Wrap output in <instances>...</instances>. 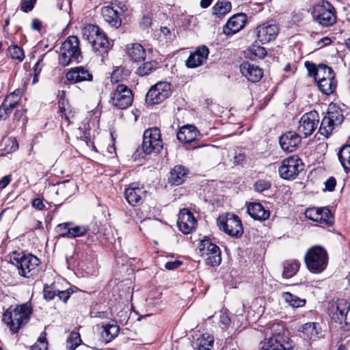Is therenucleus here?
Here are the masks:
<instances>
[{
	"label": "nucleus",
	"instance_id": "nucleus-30",
	"mask_svg": "<svg viewBox=\"0 0 350 350\" xmlns=\"http://www.w3.org/2000/svg\"><path fill=\"white\" fill-rule=\"evenodd\" d=\"M318 323H306L299 327L298 331L302 333L301 336L304 339L316 340L319 338V329L317 328Z\"/></svg>",
	"mask_w": 350,
	"mask_h": 350
},
{
	"label": "nucleus",
	"instance_id": "nucleus-6",
	"mask_svg": "<svg viewBox=\"0 0 350 350\" xmlns=\"http://www.w3.org/2000/svg\"><path fill=\"white\" fill-rule=\"evenodd\" d=\"M304 258L307 268L313 273H321L326 268L328 262L327 254L321 246L310 248Z\"/></svg>",
	"mask_w": 350,
	"mask_h": 350
},
{
	"label": "nucleus",
	"instance_id": "nucleus-16",
	"mask_svg": "<svg viewBox=\"0 0 350 350\" xmlns=\"http://www.w3.org/2000/svg\"><path fill=\"white\" fill-rule=\"evenodd\" d=\"M319 122V113L316 111H311L304 114L297 127L299 134H302L304 137L312 135L318 126Z\"/></svg>",
	"mask_w": 350,
	"mask_h": 350
},
{
	"label": "nucleus",
	"instance_id": "nucleus-18",
	"mask_svg": "<svg viewBox=\"0 0 350 350\" xmlns=\"http://www.w3.org/2000/svg\"><path fill=\"white\" fill-rule=\"evenodd\" d=\"M301 137L295 131H288L282 135L279 142L282 149L286 152L295 151L299 147Z\"/></svg>",
	"mask_w": 350,
	"mask_h": 350
},
{
	"label": "nucleus",
	"instance_id": "nucleus-26",
	"mask_svg": "<svg viewBox=\"0 0 350 350\" xmlns=\"http://www.w3.org/2000/svg\"><path fill=\"white\" fill-rule=\"evenodd\" d=\"M55 194L59 197V204L72 196L77 190L76 184L71 180H66L56 185Z\"/></svg>",
	"mask_w": 350,
	"mask_h": 350
},
{
	"label": "nucleus",
	"instance_id": "nucleus-10",
	"mask_svg": "<svg viewBox=\"0 0 350 350\" xmlns=\"http://www.w3.org/2000/svg\"><path fill=\"white\" fill-rule=\"evenodd\" d=\"M142 150L144 153L149 154L152 152H159L163 148L160 130L157 127L146 129L144 133Z\"/></svg>",
	"mask_w": 350,
	"mask_h": 350
},
{
	"label": "nucleus",
	"instance_id": "nucleus-39",
	"mask_svg": "<svg viewBox=\"0 0 350 350\" xmlns=\"http://www.w3.org/2000/svg\"><path fill=\"white\" fill-rule=\"evenodd\" d=\"M247 55L251 59L256 60L257 59H262L267 55V51L262 46L253 44L249 47Z\"/></svg>",
	"mask_w": 350,
	"mask_h": 350
},
{
	"label": "nucleus",
	"instance_id": "nucleus-11",
	"mask_svg": "<svg viewBox=\"0 0 350 350\" xmlns=\"http://www.w3.org/2000/svg\"><path fill=\"white\" fill-rule=\"evenodd\" d=\"M198 247L201 256L204 258L207 265L215 267L220 264L221 261L220 249L209 239H202Z\"/></svg>",
	"mask_w": 350,
	"mask_h": 350
},
{
	"label": "nucleus",
	"instance_id": "nucleus-49",
	"mask_svg": "<svg viewBox=\"0 0 350 350\" xmlns=\"http://www.w3.org/2000/svg\"><path fill=\"white\" fill-rule=\"evenodd\" d=\"M48 343L46 339L45 332H43L37 342L31 347V350H47Z\"/></svg>",
	"mask_w": 350,
	"mask_h": 350
},
{
	"label": "nucleus",
	"instance_id": "nucleus-19",
	"mask_svg": "<svg viewBox=\"0 0 350 350\" xmlns=\"http://www.w3.org/2000/svg\"><path fill=\"white\" fill-rule=\"evenodd\" d=\"M197 221L193 214L187 209L180 211L177 221L180 230L184 234H189L196 229Z\"/></svg>",
	"mask_w": 350,
	"mask_h": 350
},
{
	"label": "nucleus",
	"instance_id": "nucleus-54",
	"mask_svg": "<svg viewBox=\"0 0 350 350\" xmlns=\"http://www.w3.org/2000/svg\"><path fill=\"white\" fill-rule=\"evenodd\" d=\"M182 264H183V262L180 260H174V261L167 262L165 264L164 267L166 269L174 270V269L178 268Z\"/></svg>",
	"mask_w": 350,
	"mask_h": 350
},
{
	"label": "nucleus",
	"instance_id": "nucleus-48",
	"mask_svg": "<svg viewBox=\"0 0 350 350\" xmlns=\"http://www.w3.org/2000/svg\"><path fill=\"white\" fill-rule=\"evenodd\" d=\"M320 211V208H308L305 211V215L308 219L318 222V220L322 218L321 217H319Z\"/></svg>",
	"mask_w": 350,
	"mask_h": 350
},
{
	"label": "nucleus",
	"instance_id": "nucleus-55",
	"mask_svg": "<svg viewBox=\"0 0 350 350\" xmlns=\"http://www.w3.org/2000/svg\"><path fill=\"white\" fill-rule=\"evenodd\" d=\"M325 188L329 191H332L334 190L336 181L334 177H329L325 183Z\"/></svg>",
	"mask_w": 350,
	"mask_h": 350
},
{
	"label": "nucleus",
	"instance_id": "nucleus-52",
	"mask_svg": "<svg viewBox=\"0 0 350 350\" xmlns=\"http://www.w3.org/2000/svg\"><path fill=\"white\" fill-rule=\"evenodd\" d=\"M306 66L308 69V73L310 75H313L315 78V80L317 79V74L319 73L320 65L318 68L314 64L306 62L305 63Z\"/></svg>",
	"mask_w": 350,
	"mask_h": 350
},
{
	"label": "nucleus",
	"instance_id": "nucleus-5",
	"mask_svg": "<svg viewBox=\"0 0 350 350\" xmlns=\"http://www.w3.org/2000/svg\"><path fill=\"white\" fill-rule=\"evenodd\" d=\"M81 58L79 39L75 36L68 37L60 48L59 64L66 66L72 62H79Z\"/></svg>",
	"mask_w": 350,
	"mask_h": 350
},
{
	"label": "nucleus",
	"instance_id": "nucleus-58",
	"mask_svg": "<svg viewBox=\"0 0 350 350\" xmlns=\"http://www.w3.org/2000/svg\"><path fill=\"white\" fill-rule=\"evenodd\" d=\"M33 9V5L29 0H24L21 2V10L28 13Z\"/></svg>",
	"mask_w": 350,
	"mask_h": 350
},
{
	"label": "nucleus",
	"instance_id": "nucleus-38",
	"mask_svg": "<svg viewBox=\"0 0 350 350\" xmlns=\"http://www.w3.org/2000/svg\"><path fill=\"white\" fill-rule=\"evenodd\" d=\"M232 9L231 3L227 1H219L213 6V14L220 17L228 13Z\"/></svg>",
	"mask_w": 350,
	"mask_h": 350
},
{
	"label": "nucleus",
	"instance_id": "nucleus-25",
	"mask_svg": "<svg viewBox=\"0 0 350 350\" xmlns=\"http://www.w3.org/2000/svg\"><path fill=\"white\" fill-rule=\"evenodd\" d=\"M118 8H116V6L113 5H107L101 9V15L104 21L116 29L122 25V20Z\"/></svg>",
	"mask_w": 350,
	"mask_h": 350
},
{
	"label": "nucleus",
	"instance_id": "nucleus-3",
	"mask_svg": "<svg viewBox=\"0 0 350 350\" xmlns=\"http://www.w3.org/2000/svg\"><path fill=\"white\" fill-rule=\"evenodd\" d=\"M83 38L91 44L93 50L104 56L109 49V40L105 33L95 25L89 24L82 31Z\"/></svg>",
	"mask_w": 350,
	"mask_h": 350
},
{
	"label": "nucleus",
	"instance_id": "nucleus-47",
	"mask_svg": "<svg viewBox=\"0 0 350 350\" xmlns=\"http://www.w3.org/2000/svg\"><path fill=\"white\" fill-rule=\"evenodd\" d=\"M18 149V143L15 137H9L5 141L4 150L12 153Z\"/></svg>",
	"mask_w": 350,
	"mask_h": 350
},
{
	"label": "nucleus",
	"instance_id": "nucleus-4",
	"mask_svg": "<svg viewBox=\"0 0 350 350\" xmlns=\"http://www.w3.org/2000/svg\"><path fill=\"white\" fill-rule=\"evenodd\" d=\"M271 330L278 332L273 333L272 336L261 342L260 350H290L293 348V342L284 333H282L284 328L281 325L273 324Z\"/></svg>",
	"mask_w": 350,
	"mask_h": 350
},
{
	"label": "nucleus",
	"instance_id": "nucleus-53",
	"mask_svg": "<svg viewBox=\"0 0 350 350\" xmlns=\"http://www.w3.org/2000/svg\"><path fill=\"white\" fill-rule=\"evenodd\" d=\"M43 293L46 300L53 299L56 295V292L53 291L52 288L46 284L44 286Z\"/></svg>",
	"mask_w": 350,
	"mask_h": 350
},
{
	"label": "nucleus",
	"instance_id": "nucleus-43",
	"mask_svg": "<svg viewBox=\"0 0 350 350\" xmlns=\"http://www.w3.org/2000/svg\"><path fill=\"white\" fill-rule=\"evenodd\" d=\"M157 67V63L155 61H149L144 63L137 70V74L139 76L149 75Z\"/></svg>",
	"mask_w": 350,
	"mask_h": 350
},
{
	"label": "nucleus",
	"instance_id": "nucleus-2",
	"mask_svg": "<svg viewBox=\"0 0 350 350\" xmlns=\"http://www.w3.org/2000/svg\"><path fill=\"white\" fill-rule=\"evenodd\" d=\"M11 260L17 267L18 274L24 278H30L39 273L40 261L33 254L14 253Z\"/></svg>",
	"mask_w": 350,
	"mask_h": 350
},
{
	"label": "nucleus",
	"instance_id": "nucleus-56",
	"mask_svg": "<svg viewBox=\"0 0 350 350\" xmlns=\"http://www.w3.org/2000/svg\"><path fill=\"white\" fill-rule=\"evenodd\" d=\"M72 225L70 222H65L62 224H59L57 225V228L58 232H59V236L62 237V234L66 232Z\"/></svg>",
	"mask_w": 350,
	"mask_h": 350
},
{
	"label": "nucleus",
	"instance_id": "nucleus-28",
	"mask_svg": "<svg viewBox=\"0 0 350 350\" xmlns=\"http://www.w3.org/2000/svg\"><path fill=\"white\" fill-rule=\"evenodd\" d=\"M199 135V132L195 126L186 125L180 129L176 137L180 142L189 144L195 141Z\"/></svg>",
	"mask_w": 350,
	"mask_h": 350
},
{
	"label": "nucleus",
	"instance_id": "nucleus-17",
	"mask_svg": "<svg viewBox=\"0 0 350 350\" xmlns=\"http://www.w3.org/2000/svg\"><path fill=\"white\" fill-rule=\"evenodd\" d=\"M147 191L144 187L133 183L126 187L124 192V196L127 202L132 206L140 205L144 201Z\"/></svg>",
	"mask_w": 350,
	"mask_h": 350
},
{
	"label": "nucleus",
	"instance_id": "nucleus-59",
	"mask_svg": "<svg viewBox=\"0 0 350 350\" xmlns=\"http://www.w3.org/2000/svg\"><path fill=\"white\" fill-rule=\"evenodd\" d=\"M152 23V19L148 16H144L140 21V26L142 28H147L150 26Z\"/></svg>",
	"mask_w": 350,
	"mask_h": 350
},
{
	"label": "nucleus",
	"instance_id": "nucleus-12",
	"mask_svg": "<svg viewBox=\"0 0 350 350\" xmlns=\"http://www.w3.org/2000/svg\"><path fill=\"white\" fill-rule=\"evenodd\" d=\"M171 94V84L165 81H160L148 90L146 96V101L149 105H157L164 101Z\"/></svg>",
	"mask_w": 350,
	"mask_h": 350
},
{
	"label": "nucleus",
	"instance_id": "nucleus-37",
	"mask_svg": "<svg viewBox=\"0 0 350 350\" xmlns=\"http://www.w3.org/2000/svg\"><path fill=\"white\" fill-rule=\"evenodd\" d=\"M327 117L336 125L340 124L344 119L342 111L335 105H329Z\"/></svg>",
	"mask_w": 350,
	"mask_h": 350
},
{
	"label": "nucleus",
	"instance_id": "nucleus-8",
	"mask_svg": "<svg viewBox=\"0 0 350 350\" xmlns=\"http://www.w3.org/2000/svg\"><path fill=\"white\" fill-rule=\"evenodd\" d=\"M217 224L219 230L232 237H240L243 233L242 223L239 217L233 213H226L219 216Z\"/></svg>",
	"mask_w": 350,
	"mask_h": 350
},
{
	"label": "nucleus",
	"instance_id": "nucleus-51",
	"mask_svg": "<svg viewBox=\"0 0 350 350\" xmlns=\"http://www.w3.org/2000/svg\"><path fill=\"white\" fill-rule=\"evenodd\" d=\"M21 97H20V91L18 90V93H16V91H14V92L11 93L10 94L8 95L3 103H11L12 102H16V104H18L20 101Z\"/></svg>",
	"mask_w": 350,
	"mask_h": 350
},
{
	"label": "nucleus",
	"instance_id": "nucleus-13",
	"mask_svg": "<svg viewBox=\"0 0 350 350\" xmlns=\"http://www.w3.org/2000/svg\"><path fill=\"white\" fill-rule=\"evenodd\" d=\"M133 100L132 91L124 84L118 85L111 93L110 101L118 109H126L131 105Z\"/></svg>",
	"mask_w": 350,
	"mask_h": 350
},
{
	"label": "nucleus",
	"instance_id": "nucleus-62",
	"mask_svg": "<svg viewBox=\"0 0 350 350\" xmlns=\"http://www.w3.org/2000/svg\"><path fill=\"white\" fill-rule=\"evenodd\" d=\"M230 322V319L228 315L225 312H222L220 315V323L224 325H228Z\"/></svg>",
	"mask_w": 350,
	"mask_h": 350
},
{
	"label": "nucleus",
	"instance_id": "nucleus-24",
	"mask_svg": "<svg viewBox=\"0 0 350 350\" xmlns=\"http://www.w3.org/2000/svg\"><path fill=\"white\" fill-rule=\"evenodd\" d=\"M257 37L262 44L268 43L274 40L278 33V28L275 25L263 24L257 27Z\"/></svg>",
	"mask_w": 350,
	"mask_h": 350
},
{
	"label": "nucleus",
	"instance_id": "nucleus-1",
	"mask_svg": "<svg viewBox=\"0 0 350 350\" xmlns=\"http://www.w3.org/2000/svg\"><path fill=\"white\" fill-rule=\"evenodd\" d=\"M31 314V304H23L16 306L13 309L8 308L3 313V321L13 334H16L29 322Z\"/></svg>",
	"mask_w": 350,
	"mask_h": 350
},
{
	"label": "nucleus",
	"instance_id": "nucleus-45",
	"mask_svg": "<svg viewBox=\"0 0 350 350\" xmlns=\"http://www.w3.org/2000/svg\"><path fill=\"white\" fill-rule=\"evenodd\" d=\"M320 215L322 218L318 220L320 224L331 226L334 222L333 216L329 208L326 207L320 208Z\"/></svg>",
	"mask_w": 350,
	"mask_h": 350
},
{
	"label": "nucleus",
	"instance_id": "nucleus-36",
	"mask_svg": "<svg viewBox=\"0 0 350 350\" xmlns=\"http://www.w3.org/2000/svg\"><path fill=\"white\" fill-rule=\"evenodd\" d=\"M88 230L86 226H75L70 228L62 234V237L66 238H76L85 235Z\"/></svg>",
	"mask_w": 350,
	"mask_h": 350
},
{
	"label": "nucleus",
	"instance_id": "nucleus-14",
	"mask_svg": "<svg viewBox=\"0 0 350 350\" xmlns=\"http://www.w3.org/2000/svg\"><path fill=\"white\" fill-rule=\"evenodd\" d=\"M329 316L335 321L340 323L344 321L346 325H350V304L345 299H338L328 308Z\"/></svg>",
	"mask_w": 350,
	"mask_h": 350
},
{
	"label": "nucleus",
	"instance_id": "nucleus-46",
	"mask_svg": "<svg viewBox=\"0 0 350 350\" xmlns=\"http://www.w3.org/2000/svg\"><path fill=\"white\" fill-rule=\"evenodd\" d=\"M81 338L78 333H72L66 340V347L70 350H75L80 344Z\"/></svg>",
	"mask_w": 350,
	"mask_h": 350
},
{
	"label": "nucleus",
	"instance_id": "nucleus-63",
	"mask_svg": "<svg viewBox=\"0 0 350 350\" xmlns=\"http://www.w3.org/2000/svg\"><path fill=\"white\" fill-rule=\"evenodd\" d=\"M332 42V40L329 37H324L318 42L319 47H323L329 45Z\"/></svg>",
	"mask_w": 350,
	"mask_h": 350
},
{
	"label": "nucleus",
	"instance_id": "nucleus-40",
	"mask_svg": "<svg viewBox=\"0 0 350 350\" xmlns=\"http://www.w3.org/2000/svg\"><path fill=\"white\" fill-rule=\"evenodd\" d=\"M334 126L336 125L325 116L321 121L319 132L321 135L327 137L331 134Z\"/></svg>",
	"mask_w": 350,
	"mask_h": 350
},
{
	"label": "nucleus",
	"instance_id": "nucleus-60",
	"mask_svg": "<svg viewBox=\"0 0 350 350\" xmlns=\"http://www.w3.org/2000/svg\"><path fill=\"white\" fill-rule=\"evenodd\" d=\"M70 295V293L66 290L63 291H58L57 296L60 300H62L64 302H66L69 299Z\"/></svg>",
	"mask_w": 350,
	"mask_h": 350
},
{
	"label": "nucleus",
	"instance_id": "nucleus-33",
	"mask_svg": "<svg viewBox=\"0 0 350 350\" xmlns=\"http://www.w3.org/2000/svg\"><path fill=\"white\" fill-rule=\"evenodd\" d=\"M119 326L116 324H105L102 326L100 337L103 341L107 343L111 342L118 336Z\"/></svg>",
	"mask_w": 350,
	"mask_h": 350
},
{
	"label": "nucleus",
	"instance_id": "nucleus-61",
	"mask_svg": "<svg viewBox=\"0 0 350 350\" xmlns=\"http://www.w3.org/2000/svg\"><path fill=\"white\" fill-rule=\"evenodd\" d=\"M245 156L244 154L239 153L234 157L233 163L235 165H240L245 160Z\"/></svg>",
	"mask_w": 350,
	"mask_h": 350
},
{
	"label": "nucleus",
	"instance_id": "nucleus-21",
	"mask_svg": "<svg viewBox=\"0 0 350 350\" xmlns=\"http://www.w3.org/2000/svg\"><path fill=\"white\" fill-rule=\"evenodd\" d=\"M66 79L71 83H76L82 81H91L92 75L88 69L83 66H77L71 68L66 74Z\"/></svg>",
	"mask_w": 350,
	"mask_h": 350
},
{
	"label": "nucleus",
	"instance_id": "nucleus-15",
	"mask_svg": "<svg viewBox=\"0 0 350 350\" xmlns=\"http://www.w3.org/2000/svg\"><path fill=\"white\" fill-rule=\"evenodd\" d=\"M304 170V164L297 157H290L284 159L279 167L280 177L283 179L293 178Z\"/></svg>",
	"mask_w": 350,
	"mask_h": 350
},
{
	"label": "nucleus",
	"instance_id": "nucleus-42",
	"mask_svg": "<svg viewBox=\"0 0 350 350\" xmlns=\"http://www.w3.org/2000/svg\"><path fill=\"white\" fill-rule=\"evenodd\" d=\"M58 105L61 116L70 122V119L74 116L72 111L70 109V105L64 99L59 100Z\"/></svg>",
	"mask_w": 350,
	"mask_h": 350
},
{
	"label": "nucleus",
	"instance_id": "nucleus-7",
	"mask_svg": "<svg viewBox=\"0 0 350 350\" xmlns=\"http://www.w3.org/2000/svg\"><path fill=\"white\" fill-rule=\"evenodd\" d=\"M312 15L314 21L323 27L332 26L336 22L335 8L327 1L314 5Z\"/></svg>",
	"mask_w": 350,
	"mask_h": 350
},
{
	"label": "nucleus",
	"instance_id": "nucleus-31",
	"mask_svg": "<svg viewBox=\"0 0 350 350\" xmlns=\"http://www.w3.org/2000/svg\"><path fill=\"white\" fill-rule=\"evenodd\" d=\"M214 337L209 334H203L193 342L195 350H212Z\"/></svg>",
	"mask_w": 350,
	"mask_h": 350
},
{
	"label": "nucleus",
	"instance_id": "nucleus-50",
	"mask_svg": "<svg viewBox=\"0 0 350 350\" xmlns=\"http://www.w3.org/2000/svg\"><path fill=\"white\" fill-rule=\"evenodd\" d=\"M255 190L261 193L270 189L271 183L266 180H259L254 185Z\"/></svg>",
	"mask_w": 350,
	"mask_h": 350
},
{
	"label": "nucleus",
	"instance_id": "nucleus-29",
	"mask_svg": "<svg viewBox=\"0 0 350 350\" xmlns=\"http://www.w3.org/2000/svg\"><path fill=\"white\" fill-rule=\"evenodd\" d=\"M188 172L187 168L183 165L174 166L170 172V176L168 178L169 182L174 185H180L185 181Z\"/></svg>",
	"mask_w": 350,
	"mask_h": 350
},
{
	"label": "nucleus",
	"instance_id": "nucleus-32",
	"mask_svg": "<svg viewBox=\"0 0 350 350\" xmlns=\"http://www.w3.org/2000/svg\"><path fill=\"white\" fill-rule=\"evenodd\" d=\"M127 54L133 62L144 60L146 57V51L142 45L139 43L129 45L127 46Z\"/></svg>",
	"mask_w": 350,
	"mask_h": 350
},
{
	"label": "nucleus",
	"instance_id": "nucleus-64",
	"mask_svg": "<svg viewBox=\"0 0 350 350\" xmlns=\"http://www.w3.org/2000/svg\"><path fill=\"white\" fill-rule=\"evenodd\" d=\"M11 179L9 176H3L0 180V189H4L10 183Z\"/></svg>",
	"mask_w": 350,
	"mask_h": 350
},
{
	"label": "nucleus",
	"instance_id": "nucleus-22",
	"mask_svg": "<svg viewBox=\"0 0 350 350\" xmlns=\"http://www.w3.org/2000/svg\"><path fill=\"white\" fill-rule=\"evenodd\" d=\"M247 21V16L243 13L232 16L224 27V33L226 35L234 34L243 28Z\"/></svg>",
	"mask_w": 350,
	"mask_h": 350
},
{
	"label": "nucleus",
	"instance_id": "nucleus-44",
	"mask_svg": "<svg viewBox=\"0 0 350 350\" xmlns=\"http://www.w3.org/2000/svg\"><path fill=\"white\" fill-rule=\"evenodd\" d=\"M8 52L10 57L12 59L17 60L19 62L23 61L25 58V53L20 46L18 45H11L8 47Z\"/></svg>",
	"mask_w": 350,
	"mask_h": 350
},
{
	"label": "nucleus",
	"instance_id": "nucleus-27",
	"mask_svg": "<svg viewBox=\"0 0 350 350\" xmlns=\"http://www.w3.org/2000/svg\"><path fill=\"white\" fill-rule=\"evenodd\" d=\"M247 211L255 220L265 221L270 217V212L259 202H250L247 204Z\"/></svg>",
	"mask_w": 350,
	"mask_h": 350
},
{
	"label": "nucleus",
	"instance_id": "nucleus-20",
	"mask_svg": "<svg viewBox=\"0 0 350 350\" xmlns=\"http://www.w3.org/2000/svg\"><path fill=\"white\" fill-rule=\"evenodd\" d=\"M208 54V47L204 45L199 46L190 54L186 60V66L190 68H195L202 65L206 61Z\"/></svg>",
	"mask_w": 350,
	"mask_h": 350
},
{
	"label": "nucleus",
	"instance_id": "nucleus-23",
	"mask_svg": "<svg viewBox=\"0 0 350 350\" xmlns=\"http://www.w3.org/2000/svg\"><path fill=\"white\" fill-rule=\"evenodd\" d=\"M241 74L252 83L258 82L263 76V70L258 66L249 62H243L240 66Z\"/></svg>",
	"mask_w": 350,
	"mask_h": 350
},
{
	"label": "nucleus",
	"instance_id": "nucleus-9",
	"mask_svg": "<svg viewBox=\"0 0 350 350\" xmlns=\"http://www.w3.org/2000/svg\"><path fill=\"white\" fill-rule=\"evenodd\" d=\"M318 85L319 90L325 94H332L337 85V81L335 79L334 73L332 68L327 65H320L319 73L317 74Z\"/></svg>",
	"mask_w": 350,
	"mask_h": 350
},
{
	"label": "nucleus",
	"instance_id": "nucleus-35",
	"mask_svg": "<svg viewBox=\"0 0 350 350\" xmlns=\"http://www.w3.org/2000/svg\"><path fill=\"white\" fill-rule=\"evenodd\" d=\"M299 266V262L297 260L286 261L284 263L283 277L285 278L293 277L298 271Z\"/></svg>",
	"mask_w": 350,
	"mask_h": 350
},
{
	"label": "nucleus",
	"instance_id": "nucleus-41",
	"mask_svg": "<svg viewBox=\"0 0 350 350\" xmlns=\"http://www.w3.org/2000/svg\"><path fill=\"white\" fill-rule=\"evenodd\" d=\"M283 297L293 308L301 307L306 304L305 299H301L288 292L284 293Z\"/></svg>",
	"mask_w": 350,
	"mask_h": 350
},
{
	"label": "nucleus",
	"instance_id": "nucleus-34",
	"mask_svg": "<svg viewBox=\"0 0 350 350\" xmlns=\"http://www.w3.org/2000/svg\"><path fill=\"white\" fill-rule=\"evenodd\" d=\"M338 157L345 171L346 172H350V144L341 147L338 153Z\"/></svg>",
	"mask_w": 350,
	"mask_h": 350
},
{
	"label": "nucleus",
	"instance_id": "nucleus-57",
	"mask_svg": "<svg viewBox=\"0 0 350 350\" xmlns=\"http://www.w3.org/2000/svg\"><path fill=\"white\" fill-rule=\"evenodd\" d=\"M32 206L39 211H42L45 208L43 200L40 198H35L32 202Z\"/></svg>",
	"mask_w": 350,
	"mask_h": 350
}]
</instances>
